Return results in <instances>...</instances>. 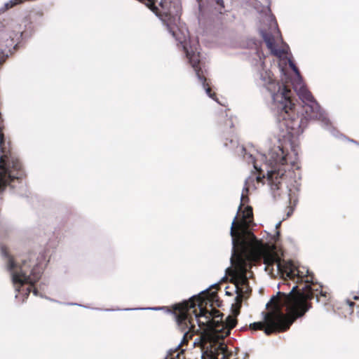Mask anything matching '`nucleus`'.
I'll use <instances>...</instances> for the list:
<instances>
[{"label": "nucleus", "mask_w": 359, "mask_h": 359, "mask_svg": "<svg viewBox=\"0 0 359 359\" xmlns=\"http://www.w3.org/2000/svg\"><path fill=\"white\" fill-rule=\"evenodd\" d=\"M226 294L227 295H229V296L232 295V292H230V291H228V290H226Z\"/></svg>", "instance_id": "f8f14e48"}, {"label": "nucleus", "mask_w": 359, "mask_h": 359, "mask_svg": "<svg viewBox=\"0 0 359 359\" xmlns=\"http://www.w3.org/2000/svg\"><path fill=\"white\" fill-rule=\"evenodd\" d=\"M243 158L253 165L259 175L250 176L245 180L241 194V204L231 225V263L233 269L230 276L233 291L236 294V302L240 304L250 292L248 279L252 276V272L250 269L253 262L263 259L265 270L269 274L273 276L276 272L284 279L307 284L302 292L297 291V285H294L287 294L278 293L283 295L282 302L285 304L287 312L295 320L309 309L307 302L314 297L318 302L325 304L327 292L313 288L309 284L313 283V278L307 267L297 266L291 261H281L274 245L264 244L254 236L249 228L252 222V210L250 206L243 210L242 206L248 199L249 189L252 187L257 189L259 184L264 183L263 180L265 179L271 190L279 189L285 172L296 165L297 155H243Z\"/></svg>", "instance_id": "f257e3e1"}, {"label": "nucleus", "mask_w": 359, "mask_h": 359, "mask_svg": "<svg viewBox=\"0 0 359 359\" xmlns=\"http://www.w3.org/2000/svg\"><path fill=\"white\" fill-rule=\"evenodd\" d=\"M359 145V144H358Z\"/></svg>", "instance_id": "aec40b11"}, {"label": "nucleus", "mask_w": 359, "mask_h": 359, "mask_svg": "<svg viewBox=\"0 0 359 359\" xmlns=\"http://www.w3.org/2000/svg\"><path fill=\"white\" fill-rule=\"evenodd\" d=\"M175 356H176V357H179V353H178V352H177V353H176V355H175Z\"/></svg>", "instance_id": "a211bd4d"}, {"label": "nucleus", "mask_w": 359, "mask_h": 359, "mask_svg": "<svg viewBox=\"0 0 359 359\" xmlns=\"http://www.w3.org/2000/svg\"><path fill=\"white\" fill-rule=\"evenodd\" d=\"M0 250L17 292L15 298L21 299L23 302L34 285L41 278L46 264L45 252H40L37 257L31 255L29 259H22L20 263L8 254L5 247L1 246Z\"/></svg>", "instance_id": "20e7f679"}, {"label": "nucleus", "mask_w": 359, "mask_h": 359, "mask_svg": "<svg viewBox=\"0 0 359 359\" xmlns=\"http://www.w3.org/2000/svg\"><path fill=\"white\" fill-rule=\"evenodd\" d=\"M93 309H95V310H101L100 309H98V308H93Z\"/></svg>", "instance_id": "dca6fc26"}, {"label": "nucleus", "mask_w": 359, "mask_h": 359, "mask_svg": "<svg viewBox=\"0 0 359 359\" xmlns=\"http://www.w3.org/2000/svg\"><path fill=\"white\" fill-rule=\"evenodd\" d=\"M33 293L35 296L38 295V290L36 288L33 289Z\"/></svg>", "instance_id": "9b49d317"}, {"label": "nucleus", "mask_w": 359, "mask_h": 359, "mask_svg": "<svg viewBox=\"0 0 359 359\" xmlns=\"http://www.w3.org/2000/svg\"><path fill=\"white\" fill-rule=\"evenodd\" d=\"M288 63L290 67L295 73V78L292 81L293 88L299 95V97L302 100L304 104H307V102H311L314 101V99L311 95V93L309 91V90L306 88L304 84L302 82V77L299 74V72L293 62L288 58Z\"/></svg>", "instance_id": "0eeeda50"}, {"label": "nucleus", "mask_w": 359, "mask_h": 359, "mask_svg": "<svg viewBox=\"0 0 359 359\" xmlns=\"http://www.w3.org/2000/svg\"><path fill=\"white\" fill-rule=\"evenodd\" d=\"M283 295L278 297H273L266 304L269 311L264 313V320L250 324V327L253 330H264L266 334H271L275 332H283L287 330L294 320V318L288 312L287 315L283 313L282 307L285 304L282 302Z\"/></svg>", "instance_id": "39448f33"}, {"label": "nucleus", "mask_w": 359, "mask_h": 359, "mask_svg": "<svg viewBox=\"0 0 359 359\" xmlns=\"http://www.w3.org/2000/svg\"><path fill=\"white\" fill-rule=\"evenodd\" d=\"M259 79L270 93L271 108L278 116L279 127L282 130L280 136L283 139L299 136L306 127L309 120H319L328 126L329 119L316 100L304 104V115L300 116L292 100V91L285 83L274 82L271 73L266 71L259 74Z\"/></svg>", "instance_id": "7ed1b4c3"}, {"label": "nucleus", "mask_w": 359, "mask_h": 359, "mask_svg": "<svg viewBox=\"0 0 359 359\" xmlns=\"http://www.w3.org/2000/svg\"><path fill=\"white\" fill-rule=\"evenodd\" d=\"M217 3L222 4V3H220V0H217Z\"/></svg>", "instance_id": "6ab92c4d"}, {"label": "nucleus", "mask_w": 359, "mask_h": 359, "mask_svg": "<svg viewBox=\"0 0 359 359\" xmlns=\"http://www.w3.org/2000/svg\"><path fill=\"white\" fill-rule=\"evenodd\" d=\"M105 311H111V309H105Z\"/></svg>", "instance_id": "f3484780"}, {"label": "nucleus", "mask_w": 359, "mask_h": 359, "mask_svg": "<svg viewBox=\"0 0 359 359\" xmlns=\"http://www.w3.org/2000/svg\"><path fill=\"white\" fill-rule=\"evenodd\" d=\"M267 20L269 23V31L262 29L260 33L262 38L272 54L278 57H284L287 54L289 48L283 41L275 18L269 15Z\"/></svg>", "instance_id": "423d86ee"}, {"label": "nucleus", "mask_w": 359, "mask_h": 359, "mask_svg": "<svg viewBox=\"0 0 359 359\" xmlns=\"http://www.w3.org/2000/svg\"><path fill=\"white\" fill-rule=\"evenodd\" d=\"M203 294L197 297H193L188 302L174 306V314L179 328L184 332L183 342L191 339L194 330V319L191 316L194 314V320L200 327H206L204 332L194 341V346L199 347L202 353V358L205 357L210 359H230L232 354H228L223 339L230 333L236 320L230 316L226 318V321L222 320V314L219 311L212 308L208 310L204 308L207 304L205 296Z\"/></svg>", "instance_id": "f03ea898"}, {"label": "nucleus", "mask_w": 359, "mask_h": 359, "mask_svg": "<svg viewBox=\"0 0 359 359\" xmlns=\"http://www.w3.org/2000/svg\"><path fill=\"white\" fill-rule=\"evenodd\" d=\"M165 359H174L173 357L167 356Z\"/></svg>", "instance_id": "2eb2a0df"}, {"label": "nucleus", "mask_w": 359, "mask_h": 359, "mask_svg": "<svg viewBox=\"0 0 359 359\" xmlns=\"http://www.w3.org/2000/svg\"><path fill=\"white\" fill-rule=\"evenodd\" d=\"M47 299H48L49 301L50 302H57V303H60V302L57 301V300H55L53 299H51L50 297H46Z\"/></svg>", "instance_id": "9d476101"}, {"label": "nucleus", "mask_w": 359, "mask_h": 359, "mask_svg": "<svg viewBox=\"0 0 359 359\" xmlns=\"http://www.w3.org/2000/svg\"><path fill=\"white\" fill-rule=\"evenodd\" d=\"M278 235H279V232H278V231H277V232H276V235L273 236V239L275 240V239H276V237H278Z\"/></svg>", "instance_id": "4468645a"}, {"label": "nucleus", "mask_w": 359, "mask_h": 359, "mask_svg": "<svg viewBox=\"0 0 359 359\" xmlns=\"http://www.w3.org/2000/svg\"><path fill=\"white\" fill-rule=\"evenodd\" d=\"M141 310H154V311H158L163 309L162 307H149V308H141Z\"/></svg>", "instance_id": "6e6552de"}, {"label": "nucleus", "mask_w": 359, "mask_h": 359, "mask_svg": "<svg viewBox=\"0 0 359 359\" xmlns=\"http://www.w3.org/2000/svg\"><path fill=\"white\" fill-rule=\"evenodd\" d=\"M67 305H76V306H83L84 308H88V306H83V305H81V304H76V303H67Z\"/></svg>", "instance_id": "1a4fd4ad"}, {"label": "nucleus", "mask_w": 359, "mask_h": 359, "mask_svg": "<svg viewBox=\"0 0 359 359\" xmlns=\"http://www.w3.org/2000/svg\"><path fill=\"white\" fill-rule=\"evenodd\" d=\"M280 225V222H278L276 224V229H278Z\"/></svg>", "instance_id": "ddd939ff"}]
</instances>
